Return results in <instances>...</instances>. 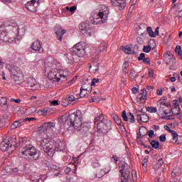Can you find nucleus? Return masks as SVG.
<instances>
[{
	"instance_id": "obj_19",
	"label": "nucleus",
	"mask_w": 182,
	"mask_h": 182,
	"mask_svg": "<svg viewBox=\"0 0 182 182\" xmlns=\"http://www.w3.org/2000/svg\"><path fill=\"white\" fill-rule=\"evenodd\" d=\"M92 92V87L90 85L88 87H86V86L83 85L80 88V97H87L89 95V93Z\"/></svg>"
},
{
	"instance_id": "obj_55",
	"label": "nucleus",
	"mask_w": 182,
	"mask_h": 182,
	"mask_svg": "<svg viewBox=\"0 0 182 182\" xmlns=\"http://www.w3.org/2000/svg\"><path fill=\"white\" fill-rule=\"evenodd\" d=\"M75 100H76V97H75V96H73V95H70L68 97V100L70 102H75Z\"/></svg>"
},
{
	"instance_id": "obj_42",
	"label": "nucleus",
	"mask_w": 182,
	"mask_h": 182,
	"mask_svg": "<svg viewBox=\"0 0 182 182\" xmlns=\"http://www.w3.org/2000/svg\"><path fill=\"white\" fill-rule=\"evenodd\" d=\"M150 50H151V46H144L143 51L145 53H149V52H150Z\"/></svg>"
},
{
	"instance_id": "obj_33",
	"label": "nucleus",
	"mask_w": 182,
	"mask_h": 182,
	"mask_svg": "<svg viewBox=\"0 0 182 182\" xmlns=\"http://www.w3.org/2000/svg\"><path fill=\"white\" fill-rule=\"evenodd\" d=\"M146 31L151 38H156V35L154 34V31H153V28H151V27H147Z\"/></svg>"
},
{
	"instance_id": "obj_46",
	"label": "nucleus",
	"mask_w": 182,
	"mask_h": 182,
	"mask_svg": "<svg viewBox=\"0 0 182 182\" xmlns=\"http://www.w3.org/2000/svg\"><path fill=\"white\" fill-rule=\"evenodd\" d=\"M111 161H114L115 164H117V161H119V157L116 155H113L112 157L111 158Z\"/></svg>"
},
{
	"instance_id": "obj_17",
	"label": "nucleus",
	"mask_w": 182,
	"mask_h": 182,
	"mask_svg": "<svg viewBox=\"0 0 182 182\" xmlns=\"http://www.w3.org/2000/svg\"><path fill=\"white\" fill-rule=\"evenodd\" d=\"M113 6H119V11L126 8V0H111Z\"/></svg>"
},
{
	"instance_id": "obj_63",
	"label": "nucleus",
	"mask_w": 182,
	"mask_h": 182,
	"mask_svg": "<svg viewBox=\"0 0 182 182\" xmlns=\"http://www.w3.org/2000/svg\"><path fill=\"white\" fill-rule=\"evenodd\" d=\"M99 166H100V164H99V162H97V161H95V162H93V163H92V167H93L94 168H96L99 167Z\"/></svg>"
},
{
	"instance_id": "obj_27",
	"label": "nucleus",
	"mask_w": 182,
	"mask_h": 182,
	"mask_svg": "<svg viewBox=\"0 0 182 182\" xmlns=\"http://www.w3.org/2000/svg\"><path fill=\"white\" fill-rule=\"evenodd\" d=\"M10 72L14 76H17L18 72H19V68H18V66H16V65H11L10 67Z\"/></svg>"
},
{
	"instance_id": "obj_44",
	"label": "nucleus",
	"mask_w": 182,
	"mask_h": 182,
	"mask_svg": "<svg viewBox=\"0 0 182 182\" xmlns=\"http://www.w3.org/2000/svg\"><path fill=\"white\" fill-rule=\"evenodd\" d=\"M142 63L150 65V58H145L142 60Z\"/></svg>"
},
{
	"instance_id": "obj_6",
	"label": "nucleus",
	"mask_w": 182,
	"mask_h": 182,
	"mask_svg": "<svg viewBox=\"0 0 182 182\" xmlns=\"http://www.w3.org/2000/svg\"><path fill=\"white\" fill-rule=\"evenodd\" d=\"M48 73V77L50 80H53V82H65L68 80V77L65 74L59 73V69L57 68V70L53 68V70H49Z\"/></svg>"
},
{
	"instance_id": "obj_3",
	"label": "nucleus",
	"mask_w": 182,
	"mask_h": 182,
	"mask_svg": "<svg viewBox=\"0 0 182 182\" xmlns=\"http://www.w3.org/2000/svg\"><path fill=\"white\" fill-rule=\"evenodd\" d=\"M23 156L29 157L30 160H38L41 157V151L36 149L33 145L29 144L22 149Z\"/></svg>"
},
{
	"instance_id": "obj_20",
	"label": "nucleus",
	"mask_w": 182,
	"mask_h": 182,
	"mask_svg": "<svg viewBox=\"0 0 182 182\" xmlns=\"http://www.w3.org/2000/svg\"><path fill=\"white\" fill-rule=\"evenodd\" d=\"M45 127L47 130V132H49L50 133H55L56 132L55 128V122H47L44 123Z\"/></svg>"
},
{
	"instance_id": "obj_11",
	"label": "nucleus",
	"mask_w": 182,
	"mask_h": 182,
	"mask_svg": "<svg viewBox=\"0 0 182 182\" xmlns=\"http://www.w3.org/2000/svg\"><path fill=\"white\" fill-rule=\"evenodd\" d=\"M38 6H39V1L36 3V0H31L26 4V8L30 12H38Z\"/></svg>"
},
{
	"instance_id": "obj_56",
	"label": "nucleus",
	"mask_w": 182,
	"mask_h": 182,
	"mask_svg": "<svg viewBox=\"0 0 182 182\" xmlns=\"http://www.w3.org/2000/svg\"><path fill=\"white\" fill-rule=\"evenodd\" d=\"M153 130H155V132H157V130H160V127L159 125H153L152 126Z\"/></svg>"
},
{
	"instance_id": "obj_1",
	"label": "nucleus",
	"mask_w": 182,
	"mask_h": 182,
	"mask_svg": "<svg viewBox=\"0 0 182 182\" xmlns=\"http://www.w3.org/2000/svg\"><path fill=\"white\" fill-rule=\"evenodd\" d=\"M60 120L69 127H73L75 130H78L82 134H86L91 127L90 122H82L83 114L79 109L68 115V117H62Z\"/></svg>"
},
{
	"instance_id": "obj_16",
	"label": "nucleus",
	"mask_w": 182,
	"mask_h": 182,
	"mask_svg": "<svg viewBox=\"0 0 182 182\" xmlns=\"http://www.w3.org/2000/svg\"><path fill=\"white\" fill-rule=\"evenodd\" d=\"M31 49L35 50L36 52H43V49H42V44L41 43V41L38 39L36 40L31 46Z\"/></svg>"
},
{
	"instance_id": "obj_59",
	"label": "nucleus",
	"mask_w": 182,
	"mask_h": 182,
	"mask_svg": "<svg viewBox=\"0 0 182 182\" xmlns=\"http://www.w3.org/2000/svg\"><path fill=\"white\" fill-rule=\"evenodd\" d=\"M23 120H24V122H32V120H35V118L33 117H27V118H25V119H23Z\"/></svg>"
},
{
	"instance_id": "obj_45",
	"label": "nucleus",
	"mask_w": 182,
	"mask_h": 182,
	"mask_svg": "<svg viewBox=\"0 0 182 182\" xmlns=\"http://www.w3.org/2000/svg\"><path fill=\"white\" fill-rule=\"evenodd\" d=\"M148 112L149 113H156L157 112V108L156 107H150L148 109Z\"/></svg>"
},
{
	"instance_id": "obj_58",
	"label": "nucleus",
	"mask_w": 182,
	"mask_h": 182,
	"mask_svg": "<svg viewBox=\"0 0 182 182\" xmlns=\"http://www.w3.org/2000/svg\"><path fill=\"white\" fill-rule=\"evenodd\" d=\"M65 174H69L70 173V171H72V168L67 167L65 168L64 170Z\"/></svg>"
},
{
	"instance_id": "obj_34",
	"label": "nucleus",
	"mask_w": 182,
	"mask_h": 182,
	"mask_svg": "<svg viewBox=\"0 0 182 182\" xmlns=\"http://www.w3.org/2000/svg\"><path fill=\"white\" fill-rule=\"evenodd\" d=\"M122 50H124V53L127 55H130V53H132V48L129 46L122 47Z\"/></svg>"
},
{
	"instance_id": "obj_4",
	"label": "nucleus",
	"mask_w": 182,
	"mask_h": 182,
	"mask_svg": "<svg viewBox=\"0 0 182 182\" xmlns=\"http://www.w3.org/2000/svg\"><path fill=\"white\" fill-rule=\"evenodd\" d=\"M9 29L18 31L19 27H18L16 23H11V25L8 23L2 24L0 26V41H1V42H9V38H8V31H9Z\"/></svg>"
},
{
	"instance_id": "obj_22",
	"label": "nucleus",
	"mask_w": 182,
	"mask_h": 182,
	"mask_svg": "<svg viewBox=\"0 0 182 182\" xmlns=\"http://www.w3.org/2000/svg\"><path fill=\"white\" fill-rule=\"evenodd\" d=\"M23 123H24V120L23 119H21L13 122L11 127L12 129H18V127H21V126H23Z\"/></svg>"
},
{
	"instance_id": "obj_31",
	"label": "nucleus",
	"mask_w": 182,
	"mask_h": 182,
	"mask_svg": "<svg viewBox=\"0 0 182 182\" xmlns=\"http://www.w3.org/2000/svg\"><path fill=\"white\" fill-rule=\"evenodd\" d=\"M150 144L153 149H159L160 147V143L159 141L153 140L150 142Z\"/></svg>"
},
{
	"instance_id": "obj_38",
	"label": "nucleus",
	"mask_w": 182,
	"mask_h": 182,
	"mask_svg": "<svg viewBox=\"0 0 182 182\" xmlns=\"http://www.w3.org/2000/svg\"><path fill=\"white\" fill-rule=\"evenodd\" d=\"M110 170H112V168H110V166H107L105 169H102L101 170V174L102 176H105V174L109 173Z\"/></svg>"
},
{
	"instance_id": "obj_30",
	"label": "nucleus",
	"mask_w": 182,
	"mask_h": 182,
	"mask_svg": "<svg viewBox=\"0 0 182 182\" xmlns=\"http://www.w3.org/2000/svg\"><path fill=\"white\" fill-rule=\"evenodd\" d=\"M53 147H55V151H58V150H62V142L56 141L53 142Z\"/></svg>"
},
{
	"instance_id": "obj_37",
	"label": "nucleus",
	"mask_w": 182,
	"mask_h": 182,
	"mask_svg": "<svg viewBox=\"0 0 182 182\" xmlns=\"http://www.w3.org/2000/svg\"><path fill=\"white\" fill-rule=\"evenodd\" d=\"M175 52L176 53H178V56H182V50H181V46H177L175 48Z\"/></svg>"
},
{
	"instance_id": "obj_21",
	"label": "nucleus",
	"mask_w": 182,
	"mask_h": 182,
	"mask_svg": "<svg viewBox=\"0 0 182 182\" xmlns=\"http://www.w3.org/2000/svg\"><path fill=\"white\" fill-rule=\"evenodd\" d=\"M136 99L139 100H147V90L142 89L140 93L137 95Z\"/></svg>"
},
{
	"instance_id": "obj_51",
	"label": "nucleus",
	"mask_w": 182,
	"mask_h": 182,
	"mask_svg": "<svg viewBox=\"0 0 182 182\" xmlns=\"http://www.w3.org/2000/svg\"><path fill=\"white\" fill-rule=\"evenodd\" d=\"M167 101L166 100V99H161L159 101V105H168V104H167L166 102Z\"/></svg>"
},
{
	"instance_id": "obj_12",
	"label": "nucleus",
	"mask_w": 182,
	"mask_h": 182,
	"mask_svg": "<svg viewBox=\"0 0 182 182\" xmlns=\"http://www.w3.org/2000/svg\"><path fill=\"white\" fill-rule=\"evenodd\" d=\"M119 173L121 174V181L127 182L130 176V171L124 166V168L119 170Z\"/></svg>"
},
{
	"instance_id": "obj_40",
	"label": "nucleus",
	"mask_w": 182,
	"mask_h": 182,
	"mask_svg": "<svg viewBox=\"0 0 182 182\" xmlns=\"http://www.w3.org/2000/svg\"><path fill=\"white\" fill-rule=\"evenodd\" d=\"M71 159H72V156H70L69 154H66L64 156L63 160L64 163H68V162L70 161Z\"/></svg>"
},
{
	"instance_id": "obj_29",
	"label": "nucleus",
	"mask_w": 182,
	"mask_h": 182,
	"mask_svg": "<svg viewBox=\"0 0 182 182\" xmlns=\"http://www.w3.org/2000/svg\"><path fill=\"white\" fill-rule=\"evenodd\" d=\"M27 83H28V87H33V86L36 85V80H35V78L33 77L29 78L28 80Z\"/></svg>"
},
{
	"instance_id": "obj_60",
	"label": "nucleus",
	"mask_w": 182,
	"mask_h": 182,
	"mask_svg": "<svg viewBox=\"0 0 182 182\" xmlns=\"http://www.w3.org/2000/svg\"><path fill=\"white\" fill-rule=\"evenodd\" d=\"M10 102H15V103H21V100L20 99H14V98H11L10 99Z\"/></svg>"
},
{
	"instance_id": "obj_49",
	"label": "nucleus",
	"mask_w": 182,
	"mask_h": 182,
	"mask_svg": "<svg viewBox=\"0 0 182 182\" xmlns=\"http://www.w3.org/2000/svg\"><path fill=\"white\" fill-rule=\"evenodd\" d=\"M21 39H22V37L17 36V37L14 38V39L13 40V42H14V43H19V41H21Z\"/></svg>"
},
{
	"instance_id": "obj_28",
	"label": "nucleus",
	"mask_w": 182,
	"mask_h": 182,
	"mask_svg": "<svg viewBox=\"0 0 182 182\" xmlns=\"http://www.w3.org/2000/svg\"><path fill=\"white\" fill-rule=\"evenodd\" d=\"M8 149H9V144L2 141L1 144V151H8Z\"/></svg>"
},
{
	"instance_id": "obj_7",
	"label": "nucleus",
	"mask_w": 182,
	"mask_h": 182,
	"mask_svg": "<svg viewBox=\"0 0 182 182\" xmlns=\"http://www.w3.org/2000/svg\"><path fill=\"white\" fill-rule=\"evenodd\" d=\"M109 130H112V122L107 119H103L102 122L97 124V133L105 134Z\"/></svg>"
},
{
	"instance_id": "obj_54",
	"label": "nucleus",
	"mask_w": 182,
	"mask_h": 182,
	"mask_svg": "<svg viewBox=\"0 0 182 182\" xmlns=\"http://www.w3.org/2000/svg\"><path fill=\"white\" fill-rule=\"evenodd\" d=\"M129 68V62L125 61L122 65V69H127Z\"/></svg>"
},
{
	"instance_id": "obj_53",
	"label": "nucleus",
	"mask_w": 182,
	"mask_h": 182,
	"mask_svg": "<svg viewBox=\"0 0 182 182\" xmlns=\"http://www.w3.org/2000/svg\"><path fill=\"white\" fill-rule=\"evenodd\" d=\"M172 177H176V176H178V173L177 172V169H173L171 173Z\"/></svg>"
},
{
	"instance_id": "obj_62",
	"label": "nucleus",
	"mask_w": 182,
	"mask_h": 182,
	"mask_svg": "<svg viewBox=\"0 0 182 182\" xmlns=\"http://www.w3.org/2000/svg\"><path fill=\"white\" fill-rule=\"evenodd\" d=\"M132 180H136L137 178V176H136V171H133L132 172Z\"/></svg>"
},
{
	"instance_id": "obj_10",
	"label": "nucleus",
	"mask_w": 182,
	"mask_h": 182,
	"mask_svg": "<svg viewBox=\"0 0 182 182\" xmlns=\"http://www.w3.org/2000/svg\"><path fill=\"white\" fill-rule=\"evenodd\" d=\"M79 29H80L81 33H82V35H84V36H86L87 38L89 36H91L92 29L90 28V25H89V23H81L79 25Z\"/></svg>"
},
{
	"instance_id": "obj_57",
	"label": "nucleus",
	"mask_w": 182,
	"mask_h": 182,
	"mask_svg": "<svg viewBox=\"0 0 182 182\" xmlns=\"http://www.w3.org/2000/svg\"><path fill=\"white\" fill-rule=\"evenodd\" d=\"M148 136L149 137H153V136H154V131L150 129L148 132Z\"/></svg>"
},
{
	"instance_id": "obj_8",
	"label": "nucleus",
	"mask_w": 182,
	"mask_h": 182,
	"mask_svg": "<svg viewBox=\"0 0 182 182\" xmlns=\"http://www.w3.org/2000/svg\"><path fill=\"white\" fill-rule=\"evenodd\" d=\"M60 67V63L58 62L56 60L53 59L52 57L47 58L45 60L44 62V68L46 69V71L52 70L54 69V70H57V68Z\"/></svg>"
},
{
	"instance_id": "obj_61",
	"label": "nucleus",
	"mask_w": 182,
	"mask_h": 182,
	"mask_svg": "<svg viewBox=\"0 0 182 182\" xmlns=\"http://www.w3.org/2000/svg\"><path fill=\"white\" fill-rule=\"evenodd\" d=\"M97 70H99V63H96L95 66L94 67L93 71L96 73L97 72Z\"/></svg>"
},
{
	"instance_id": "obj_24",
	"label": "nucleus",
	"mask_w": 182,
	"mask_h": 182,
	"mask_svg": "<svg viewBox=\"0 0 182 182\" xmlns=\"http://www.w3.org/2000/svg\"><path fill=\"white\" fill-rule=\"evenodd\" d=\"M164 113L167 115V114H170V115H167L164 117V119H166V120H174L176 119V117H174V116H176V114H172L173 112H170V111H167V110H164Z\"/></svg>"
},
{
	"instance_id": "obj_50",
	"label": "nucleus",
	"mask_w": 182,
	"mask_h": 182,
	"mask_svg": "<svg viewBox=\"0 0 182 182\" xmlns=\"http://www.w3.org/2000/svg\"><path fill=\"white\" fill-rule=\"evenodd\" d=\"M146 58V54L142 53L140 54V55L138 57V60H143L144 59Z\"/></svg>"
},
{
	"instance_id": "obj_36",
	"label": "nucleus",
	"mask_w": 182,
	"mask_h": 182,
	"mask_svg": "<svg viewBox=\"0 0 182 182\" xmlns=\"http://www.w3.org/2000/svg\"><path fill=\"white\" fill-rule=\"evenodd\" d=\"M129 77L130 79H134L135 77H137V72H136L134 70H131L129 73Z\"/></svg>"
},
{
	"instance_id": "obj_2",
	"label": "nucleus",
	"mask_w": 182,
	"mask_h": 182,
	"mask_svg": "<svg viewBox=\"0 0 182 182\" xmlns=\"http://www.w3.org/2000/svg\"><path fill=\"white\" fill-rule=\"evenodd\" d=\"M110 10L109 7L102 5L99 10L92 13V23L94 25H102L106 23L107 18H109Z\"/></svg>"
},
{
	"instance_id": "obj_64",
	"label": "nucleus",
	"mask_w": 182,
	"mask_h": 182,
	"mask_svg": "<svg viewBox=\"0 0 182 182\" xmlns=\"http://www.w3.org/2000/svg\"><path fill=\"white\" fill-rule=\"evenodd\" d=\"M164 164V161H163V159H159L158 161V166H163Z\"/></svg>"
},
{
	"instance_id": "obj_39",
	"label": "nucleus",
	"mask_w": 182,
	"mask_h": 182,
	"mask_svg": "<svg viewBox=\"0 0 182 182\" xmlns=\"http://www.w3.org/2000/svg\"><path fill=\"white\" fill-rule=\"evenodd\" d=\"M107 46H106V44L105 43H102L100 46V52H106L107 50Z\"/></svg>"
},
{
	"instance_id": "obj_14",
	"label": "nucleus",
	"mask_w": 182,
	"mask_h": 182,
	"mask_svg": "<svg viewBox=\"0 0 182 182\" xmlns=\"http://www.w3.org/2000/svg\"><path fill=\"white\" fill-rule=\"evenodd\" d=\"M164 58H165V62L166 65H174L176 63V58L171 53H166L164 55Z\"/></svg>"
},
{
	"instance_id": "obj_15",
	"label": "nucleus",
	"mask_w": 182,
	"mask_h": 182,
	"mask_svg": "<svg viewBox=\"0 0 182 182\" xmlns=\"http://www.w3.org/2000/svg\"><path fill=\"white\" fill-rule=\"evenodd\" d=\"M65 33H66V30L62 28V26H58L55 28L56 38L60 41V42L63 39V35Z\"/></svg>"
},
{
	"instance_id": "obj_13",
	"label": "nucleus",
	"mask_w": 182,
	"mask_h": 182,
	"mask_svg": "<svg viewBox=\"0 0 182 182\" xmlns=\"http://www.w3.org/2000/svg\"><path fill=\"white\" fill-rule=\"evenodd\" d=\"M122 117L124 122H129V123H134L136 119L133 113L129 112L128 114H126V111H123L122 113Z\"/></svg>"
},
{
	"instance_id": "obj_18",
	"label": "nucleus",
	"mask_w": 182,
	"mask_h": 182,
	"mask_svg": "<svg viewBox=\"0 0 182 182\" xmlns=\"http://www.w3.org/2000/svg\"><path fill=\"white\" fill-rule=\"evenodd\" d=\"M173 107L171 109L172 114H176L178 116L180 114V99L174 100L173 101Z\"/></svg>"
},
{
	"instance_id": "obj_43",
	"label": "nucleus",
	"mask_w": 182,
	"mask_h": 182,
	"mask_svg": "<svg viewBox=\"0 0 182 182\" xmlns=\"http://www.w3.org/2000/svg\"><path fill=\"white\" fill-rule=\"evenodd\" d=\"M99 78H94L92 80V82L90 85H89V86H90V87H92V86H95V85H96V83L99 82Z\"/></svg>"
},
{
	"instance_id": "obj_41",
	"label": "nucleus",
	"mask_w": 182,
	"mask_h": 182,
	"mask_svg": "<svg viewBox=\"0 0 182 182\" xmlns=\"http://www.w3.org/2000/svg\"><path fill=\"white\" fill-rule=\"evenodd\" d=\"M38 133H44V132H47L46 127H45V124L38 128Z\"/></svg>"
},
{
	"instance_id": "obj_9",
	"label": "nucleus",
	"mask_w": 182,
	"mask_h": 182,
	"mask_svg": "<svg viewBox=\"0 0 182 182\" xmlns=\"http://www.w3.org/2000/svg\"><path fill=\"white\" fill-rule=\"evenodd\" d=\"M70 52H73L74 55H77L78 58H83L86 53V50L83 47V43L80 42L70 48Z\"/></svg>"
},
{
	"instance_id": "obj_47",
	"label": "nucleus",
	"mask_w": 182,
	"mask_h": 182,
	"mask_svg": "<svg viewBox=\"0 0 182 182\" xmlns=\"http://www.w3.org/2000/svg\"><path fill=\"white\" fill-rule=\"evenodd\" d=\"M166 134H162L159 136V141H161L162 143H164L166 141Z\"/></svg>"
},
{
	"instance_id": "obj_35",
	"label": "nucleus",
	"mask_w": 182,
	"mask_h": 182,
	"mask_svg": "<svg viewBox=\"0 0 182 182\" xmlns=\"http://www.w3.org/2000/svg\"><path fill=\"white\" fill-rule=\"evenodd\" d=\"M114 120L117 124L119 126H122V119H120V117H119V115H114Z\"/></svg>"
},
{
	"instance_id": "obj_52",
	"label": "nucleus",
	"mask_w": 182,
	"mask_h": 182,
	"mask_svg": "<svg viewBox=\"0 0 182 182\" xmlns=\"http://www.w3.org/2000/svg\"><path fill=\"white\" fill-rule=\"evenodd\" d=\"M77 9V7L76 6H72L70 8L69 7H67V11H70V12H75Z\"/></svg>"
},
{
	"instance_id": "obj_5",
	"label": "nucleus",
	"mask_w": 182,
	"mask_h": 182,
	"mask_svg": "<svg viewBox=\"0 0 182 182\" xmlns=\"http://www.w3.org/2000/svg\"><path fill=\"white\" fill-rule=\"evenodd\" d=\"M40 149L43 150L49 157H53L55 154V147H53V141L50 139H43L40 141Z\"/></svg>"
},
{
	"instance_id": "obj_32",
	"label": "nucleus",
	"mask_w": 182,
	"mask_h": 182,
	"mask_svg": "<svg viewBox=\"0 0 182 182\" xmlns=\"http://www.w3.org/2000/svg\"><path fill=\"white\" fill-rule=\"evenodd\" d=\"M103 114H99V115L95 119V124L97 126V123H100V122L103 121Z\"/></svg>"
},
{
	"instance_id": "obj_25",
	"label": "nucleus",
	"mask_w": 182,
	"mask_h": 182,
	"mask_svg": "<svg viewBox=\"0 0 182 182\" xmlns=\"http://www.w3.org/2000/svg\"><path fill=\"white\" fill-rule=\"evenodd\" d=\"M171 134L172 136V139L171 140V143H174L175 144H178V143L177 142L178 140V134H177V132H176V131H172Z\"/></svg>"
},
{
	"instance_id": "obj_48",
	"label": "nucleus",
	"mask_w": 182,
	"mask_h": 182,
	"mask_svg": "<svg viewBox=\"0 0 182 182\" xmlns=\"http://www.w3.org/2000/svg\"><path fill=\"white\" fill-rule=\"evenodd\" d=\"M147 163H149V156H146L142 160V166L147 164Z\"/></svg>"
},
{
	"instance_id": "obj_23",
	"label": "nucleus",
	"mask_w": 182,
	"mask_h": 182,
	"mask_svg": "<svg viewBox=\"0 0 182 182\" xmlns=\"http://www.w3.org/2000/svg\"><path fill=\"white\" fill-rule=\"evenodd\" d=\"M138 122H142V123H147L149 122V115L146 114H137Z\"/></svg>"
},
{
	"instance_id": "obj_26",
	"label": "nucleus",
	"mask_w": 182,
	"mask_h": 182,
	"mask_svg": "<svg viewBox=\"0 0 182 182\" xmlns=\"http://www.w3.org/2000/svg\"><path fill=\"white\" fill-rule=\"evenodd\" d=\"M0 105L3 107H5V109H7L8 107V99L6 97H0Z\"/></svg>"
}]
</instances>
